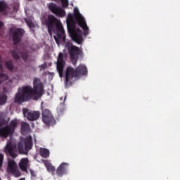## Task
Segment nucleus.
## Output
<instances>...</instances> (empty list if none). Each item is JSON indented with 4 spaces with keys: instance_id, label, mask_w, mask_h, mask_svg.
<instances>
[{
    "instance_id": "obj_1",
    "label": "nucleus",
    "mask_w": 180,
    "mask_h": 180,
    "mask_svg": "<svg viewBox=\"0 0 180 180\" xmlns=\"http://www.w3.org/2000/svg\"><path fill=\"white\" fill-rule=\"evenodd\" d=\"M44 92V86L39 78L35 77L33 81V89L31 86H24L18 89V92L15 94L14 102L20 105L23 102H26L32 98L39 99L43 96Z\"/></svg>"
},
{
    "instance_id": "obj_2",
    "label": "nucleus",
    "mask_w": 180,
    "mask_h": 180,
    "mask_svg": "<svg viewBox=\"0 0 180 180\" xmlns=\"http://www.w3.org/2000/svg\"><path fill=\"white\" fill-rule=\"evenodd\" d=\"M46 26L48 27V32L49 34H51L53 32H56V36H54L55 41L58 44V39L65 42V31H64V27L60 21L54 15H49L44 20ZM58 37V38H57Z\"/></svg>"
},
{
    "instance_id": "obj_3",
    "label": "nucleus",
    "mask_w": 180,
    "mask_h": 180,
    "mask_svg": "<svg viewBox=\"0 0 180 180\" xmlns=\"http://www.w3.org/2000/svg\"><path fill=\"white\" fill-rule=\"evenodd\" d=\"M68 30L70 33L72 40L76 41L78 44L82 43V31L79 28H77L75 25V20L74 16L70 13L67 18Z\"/></svg>"
},
{
    "instance_id": "obj_4",
    "label": "nucleus",
    "mask_w": 180,
    "mask_h": 180,
    "mask_svg": "<svg viewBox=\"0 0 180 180\" xmlns=\"http://www.w3.org/2000/svg\"><path fill=\"white\" fill-rule=\"evenodd\" d=\"M86 74H88V70L86 66L84 65H79L75 70L74 68L68 66L65 72V82L70 84L72 78H79V77L86 75Z\"/></svg>"
},
{
    "instance_id": "obj_5",
    "label": "nucleus",
    "mask_w": 180,
    "mask_h": 180,
    "mask_svg": "<svg viewBox=\"0 0 180 180\" xmlns=\"http://www.w3.org/2000/svg\"><path fill=\"white\" fill-rule=\"evenodd\" d=\"M65 47L68 49L73 65H77V62L79 58V56L82 54V50H81L79 47L74 46L71 42H67Z\"/></svg>"
},
{
    "instance_id": "obj_6",
    "label": "nucleus",
    "mask_w": 180,
    "mask_h": 180,
    "mask_svg": "<svg viewBox=\"0 0 180 180\" xmlns=\"http://www.w3.org/2000/svg\"><path fill=\"white\" fill-rule=\"evenodd\" d=\"M18 126V122L15 120H12L10 124L4 127H0V137L1 139H8L9 136H12L15 133V129Z\"/></svg>"
},
{
    "instance_id": "obj_7",
    "label": "nucleus",
    "mask_w": 180,
    "mask_h": 180,
    "mask_svg": "<svg viewBox=\"0 0 180 180\" xmlns=\"http://www.w3.org/2000/svg\"><path fill=\"white\" fill-rule=\"evenodd\" d=\"M74 17L78 25L83 29L84 36H88L89 34V28L86 25V21H85V18L81 15L78 8H74Z\"/></svg>"
},
{
    "instance_id": "obj_8",
    "label": "nucleus",
    "mask_w": 180,
    "mask_h": 180,
    "mask_svg": "<svg viewBox=\"0 0 180 180\" xmlns=\"http://www.w3.org/2000/svg\"><path fill=\"white\" fill-rule=\"evenodd\" d=\"M42 121L46 126L56 124V120L53 117L51 111L47 108H41Z\"/></svg>"
},
{
    "instance_id": "obj_9",
    "label": "nucleus",
    "mask_w": 180,
    "mask_h": 180,
    "mask_svg": "<svg viewBox=\"0 0 180 180\" xmlns=\"http://www.w3.org/2000/svg\"><path fill=\"white\" fill-rule=\"evenodd\" d=\"M12 34V39L14 44H19L22 41L23 34H25V30L22 28H17L13 30H11Z\"/></svg>"
},
{
    "instance_id": "obj_10",
    "label": "nucleus",
    "mask_w": 180,
    "mask_h": 180,
    "mask_svg": "<svg viewBox=\"0 0 180 180\" xmlns=\"http://www.w3.org/2000/svg\"><path fill=\"white\" fill-rule=\"evenodd\" d=\"M65 67V60H64V54L60 52L58 57L57 63H56V68L59 74V77L60 78H63L64 75Z\"/></svg>"
},
{
    "instance_id": "obj_11",
    "label": "nucleus",
    "mask_w": 180,
    "mask_h": 180,
    "mask_svg": "<svg viewBox=\"0 0 180 180\" xmlns=\"http://www.w3.org/2000/svg\"><path fill=\"white\" fill-rule=\"evenodd\" d=\"M22 113L25 117H27V120H30V122H34L40 117L39 111H32L26 108L22 109Z\"/></svg>"
},
{
    "instance_id": "obj_12",
    "label": "nucleus",
    "mask_w": 180,
    "mask_h": 180,
    "mask_svg": "<svg viewBox=\"0 0 180 180\" xmlns=\"http://www.w3.org/2000/svg\"><path fill=\"white\" fill-rule=\"evenodd\" d=\"M49 9L52 13H54V15L59 18H64V16H65V10L58 7L57 4L54 3L49 4Z\"/></svg>"
},
{
    "instance_id": "obj_13",
    "label": "nucleus",
    "mask_w": 180,
    "mask_h": 180,
    "mask_svg": "<svg viewBox=\"0 0 180 180\" xmlns=\"http://www.w3.org/2000/svg\"><path fill=\"white\" fill-rule=\"evenodd\" d=\"M7 169L8 172H11L14 176L18 177L22 175L19 169H18V165L16 164V162L13 160H8Z\"/></svg>"
},
{
    "instance_id": "obj_14",
    "label": "nucleus",
    "mask_w": 180,
    "mask_h": 180,
    "mask_svg": "<svg viewBox=\"0 0 180 180\" xmlns=\"http://www.w3.org/2000/svg\"><path fill=\"white\" fill-rule=\"evenodd\" d=\"M68 165L69 164L67 162L61 163L59 167L56 169V175L58 176H63V175L67 174L68 171Z\"/></svg>"
},
{
    "instance_id": "obj_15",
    "label": "nucleus",
    "mask_w": 180,
    "mask_h": 180,
    "mask_svg": "<svg viewBox=\"0 0 180 180\" xmlns=\"http://www.w3.org/2000/svg\"><path fill=\"white\" fill-rule=\"evenodd\" d=\"M5 153L8 155H10V157H11L12 158H16V157H18V155H16L15 147H13V146H12V144L11 143L6 145L5 148Z\"/></svg>"
},
{
    "instance_id": "obj_16",
    "label": "nucleus",
    "mask_w": 180,
    "mask_h": 180,
    "mask_svg": "<svg viewBox=\"0 0 180 180\" xmlns=\"http://www.w3.org/2000/svg\"><path fill=\"white\" fill-rule=\"evenodd\" d=\"M24 144L27 151L32 150V147H33V139L32 138V136H28L24 139Z\"/></svg>"
},
{
    "instance_id": "obj_17",
    "label": "nucleus",
    "mask_w": 180,
    "mask_h": 180,
    "mask_svg": "<svg viewBox=\"0 0 180 180\" xmlns=\"http://www.w3.org/2000/svg\"><path fill=\"white\" fill-rule=\"evenodd\" d=\"M27 165H29V159L27 158H22L19 162V167L22 171H27Z\"/></svg>"
},
{
    "instance_id": "obj_18",
    "label": "nucleus",
    "mask_w": 180,
    "mask_h": 180,
    "mask_svg": "<svg viewBox=\"0 0 180 180\" xmlns=\"http://www.w3.org/2000/svg\"><path fill=\"white\" fill-rule=\"evenodd\" d=\"M44 165L48 171V172H51L52 175H54L56 172V167L51 165V163L49 162V161L44 162Z\"/></svg>"
},
{
    "instance_id": "obj_19",
    "label": "nucleus",
    "mask_w": 180,
    "mask_h": 180,
    "mask_svg": "<svg viewBox=\"0 0 180 180\" xmlns=\"http://www.w3.org/2000/svg\"><path fill=\"white\" fill-rule=\"evenodd\" d=\"M39 154L42 158H49V157H50V150L47 148H41Z\"/></svg>"
},
{
    "instance_id": "obj_20",
    "label": "nucleus",
    "mask_w": 180,
    "mask_h": 180,
    "mask_svg": "<svg viewBox=\"0 0 180 180\" xmlns=\"http://www.w3.org/2000/svg\"><path fill=\"white\" fill-rule=\"evenodd\" d=\"M5 65L7 68V70H9V71H11V72H13V70H15V66L13 65V61L9 60H7L5 63Z\"/></svg>"
},
{
    "instance_id": "obj_21",
    "label": "nucleus",
    "mask_w": 180,
    "mask_h": 180,
    "mask_svg": "<svg viewBox=\"0 0 180 180\" xmlns=\"http://www.w3.org/2000/svg\"><path fill=\"white\" fill-rule=\"evenodd\" d=\"M30 130V125L27 122H23L21 124V131L22 133H27Z\"/></svg>"
},
{
    "instance_id": "obj_22",
    "label": "nucleus",
    "mask_w": 180,
    "mask_h": 180,
    "mask_svg": "<svg viewBox=\"0 0 180 180\" xmlns=\"http://www.w3.org/2000/svg\"><path fill=\"white\" fill-rule=\"evenodd\" d=\"M20 54L23 61H27V59L29 58V51H27V50H23Z\"/></svg>"
},
{
    "instance_id": "obj_23",
    "label": "nucleus",
    "mask_w": 180,
    "mask_h": 180,
    "mask_svg": "<svg viewBox=\"0 0 180 180\" xmlns=\"http://www.w3.org/2000/svg\"><path fill=\"white\" fill-rule=\"evenodd\" d=\"M8 122L6 120H5V116L4 115V113L0 112V127H2V126H5V124H7Z\"/></svg>"
},
{
    "instance_id": "obj_24",
    "label": "nucleus",
    "mask_w": 180,
    "mask_h": 180,
    "mask_svg": "<svg viewBox=\"0 0 180 180\" xmlns=\"http://www.w3.org/2000/svg\"><path fill=\"white\" fill-rule=\"evenodd\" d=\"M11 54L15 60H19V58H20V56H19V51H18V49L12 50Z\"/></svg>"
},
{
    "instance_id": "obj_25",
    "label": "nucleus",
    "mask_w": 180,
    "mask_h": 180,
    "mask_svg": "<svg viewBox=\"0 0 180 180\" xmlns=\"http://www.w3.org/2000/svg\"><path fill=\"white\" fill-rule=\"evenodd\" d=\"M18 150L19 153H20L21 154H23V153H25V150H26V148H25V146L23 145V143L22 142L18 143Z\"/></svg>"
},
{
    "instance_id": "obj_26",
    "label": "nucleus",
    "mask_w": 180,
    "mask_h": 180,
    "mask_svg": "<svg viewBox=\"0 0 180 180\" xmlns=\"http://www.w3.org/2000/svg\"><path fill=\"white\" fill-rule=\"evenodd\" d=\"M8 101V96L6 94H3L0 96V105H5Z\"/></svg>"
},
{
    "instance_id": "obj_27",
    "label": "nucleus",
    "mask_w": 180,
    "mask_h": 180,
    "mask_svg": "<svg viewBox=\"0 0 180 180\" xmlns=\"http://www.w3.org/2000/svg\"><path fill=\"white\" fill-rule=\"evenodd\" d=\"M8 78L9 77L6 74L1 73L0 74V84H2V82H4V81H6V79H8Z\"/></svg>"
},
{
    "instance_id": "obj_28",
    "label": "nucleus",
    "mask_w": 180,
    "mask_h": 180,
    "mask_svg": "<svg viewBox=\"0 0 180 180\" xmlns=\"http://www.w3.org/2000/svg\"><path fill=\"white\" fill-rule=\"evenodd\" d=\"M6 9V4L4 1H0V12H4Z\"/></svg>"
},
{
    "instance_id": "obj_29",
    "label": "nucleus",
    "mask_w": 180,
    "mask_h": 180,
    "mask_svg": "<svg viewBox=\"0 0 180 180\" xmlns=\"http://www.w3.org/2000/svg\"><path fill=\"white\" fill-rule=\"evenodd\" d=\"M63 8H68V0H60Z\"/></svg>"
},
{
    "instance_id": "obj_30",
    "label": "nucleus",
    "mask_w": 180,
    "mask_h": 180,
    "mask_svg": "<svg viewBox=\"0 0 180 180\" xmlns=\"http://www.w3.org/2000/svg\"><path fill=\"white\" fill-rule=\"evenodd\" d=\"M57 111H58V112L60 113V115H61L64 112V108H61V107H58L57 108Z\"/></svg>"
},
{
    "instance_id": "obj_31",
    "label": "nucleus",
    "mask_w": 180,
    "mask_h": 180,
    "mask_svg": "<svg viewBox=\"0 0 180 180\" xmlns=\"http://www.w3.org/2000/svg\"><path fill=\"white\" fill-rule=\"evenodd\" d=\"M27 23L29 27H30V29L34 27V24L32 22L27 21Z\"/></svg>"
},
{
    "instance_id": "obj_32",
    "label": "nucleus",
    "mask_w": 180,
    "mask_h": 180,
    "mask_svg": "<svg viewBox=\"0 0 180 180\" xmlns=\"http://www.w3.org/2000/svg\"><path fill=\"white\" fill-rule=\"evenodd\" d=\"M2 162H4V155L0 153V167H2Z\"/></svg>"
},
{
    "instance_id": "obj_33",
    "label": "nucleus",
    "mask_w": 180,
    "mask_h": 180,
    "mask_svg": "<svg viewBox=\"0 0 180 180\" xmlns=\"http://www.w3.org/2000/svg\"><path fill=\"white\" fill-rule=\"evenodd\" d=\"M30 172L32 176H36V172H34V170L30 169Z\"/></svg>"
},
{
    "instance_id": "obj_34",
    "label": "nucleus",
    "mask_w": 180,
    "mask_h": 180,
    "mask_svg": "<svg viewBox=\"0 0 180 180\" xmlns=\"http://www.w3.org/2000/svg\"><path fill=\"white\" fill-rule=\"evenodd\" d=\"M4 70V68H2V64L1 63V56H0V71H2Z\"/></svg>"
},
{
    "instance_id": "obj_35",
    "label": "nucleus",
    "mask_w": 180,
    "mask_h": 180,
    "mask_svg": "<svg viewBox=\"0 0 180 180\" xmlns=\"http://www.w3.org/2000/svg\"><path fill=\"white\" fill-rule=\"evenodd\" d=\"M2 26H4V22H0V29H1V27H2Z\"/></svg>"
},
{
    "instance_id": "obj_36",
    "label": "nucleus",
    "mask_w": 180,
    "mask_h": 180,
    "mask_svg": "<svg viewBox=\"0 0 180 180\" xmlns=\"http://www.w3.org/2000/svg\"><path fill=\"white\" fill-rule=\"evenodd\" d=\"M0 180H1V179H0Z\"/></svg>"
}]
</instances>
